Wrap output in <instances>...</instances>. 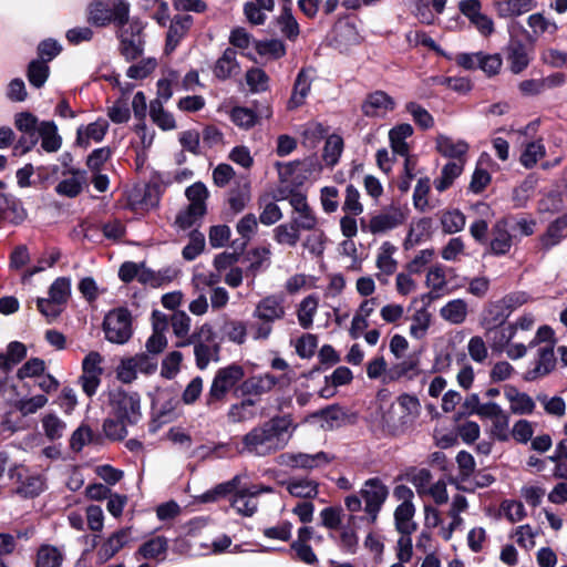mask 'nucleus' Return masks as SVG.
Wrapping results in <instances>:
<instances>
[{
  "label": "nucleus",
  "mask_w": 567,
  "mask_h": 567,
  "mask_svg": "<svg viewBox=\"0 0 567 567\" xmlns=\"http://www.w3.org/2000/svg\"><path fill=\"white\" fill-rule=\"evenodd\" d=\"M288 200L293 212L291 223L300 230H311L319 226V218L309 205L305 194L291 193Z\"/></svg>",
  "instance_id": "nucleus-13"
},
{
  "label": "nucleus",
  "mask_w": 567,
  "mask_h": 567,
  "mask_svg": "<svg viewBox=\"0 0 567 567\" xmlns=\"http://www.w3.org/2000/svg\"><path fill=\"white\" fill-rule=\"evenodd\" d=\"M529 54L525 44L519 41L512 42L507 48V62L513 73L519 74L529 64Z\"/></svg>",
  "instance_id": "nucleus-40"
},
{
  "label": "nucleus",
  "mask_w": 567,
  "mask_h": 567,
  "mask_svg": "<svg viewBox=\"0 0 567 567\" xmlns=\"http://www.w3.org/2000/svg\"><path fill=\"white\" fill-rule=\"evenodd\" d=\"M255 401L251 399H245L238 403L230 405L227 416L233 423L248 421L255 417L254 411Z\"/></svg>",
  "instance_id": "nucleus-56"
},
{
  "label": "nucleus",
  "mask_w": 567,
  "mask_h": 567,
  "mask_svg": "<svg viewBox=\"0 0 567 567\" xmlns=\"http://www.w3.org/2000/svg\"><path fill=\"white\" fill-rule=\"evenodd\" d=\"M315 80V71L310 68H303L297 74L293 83L291 96L288 100L287 109L292 111L305 104L307 96L311 91Z\"/></svg>",
  "instance_id": "nucleus-21"
},
{
  "label": "nucleus",
  "mask_w": 567,
  "mask_h": 567,
  "mask_svg": "<svg viewBox=\"0 0 567 567\" xmlns=\"http://www.w3.org/2000/svg\"><path fill=\"white\" fill-rule=\"evenodd\" d=\"M234 49L227 48L223 55L216 61L213 73L219 80H226L239 73V63Z\"/></svg>",
  "instance_id": "nucleus-32"
},
{
  "label": "nucleus",
  "mask_w": 567,
  "mask_h": 567,
  "mask_svg": "<svg viewBox=\"0 0 567 567\" xmlns=\"http://www.w3.org/2000/svg\"><path fill=\"white\" fill-rule=\"evenodd\" d=\"M310 417L319 419L321 421V427L329 431L340 425L343 412L338 406L332 405L312 413Z\"/></svg>",
  "instance_id": "nucleus-57"
},
{
  "label": "nucleus",
  "mask_w": 567,
  "mask_h": 567,
  "mask_svg": "<svg viewBox=\"0 0 567 567\" xmlns=\"http://www.w3.org/2000/svg\"><path fill=\"white\" fill-rule=\"evenodd\" d=\"M432 316L426 308L416 310L411 318L410 336L416 340L425 337L431 326Z\"/></svg>",
  "instance_id": "nucleus-52"
},
{
  "label": "nucleus",
  "mask_w": 567,
  "mask_h": 567,
  "mask_svg": "<svg viewBox=\"0 0 567 567\" xmlns=\"http://www.w3.org/2000/svg\"><path fill=\"white\" fill-rule=\"evenodd\" d=\"M261 209L259 220L262 225L271 226L282 218L280 207L269 198V195H262L258 199Z\"/></svg>",
  "instance_id": "nucleus-48"
},
{
  "label": "nucleus",
  "mask_w": 567,
  "mask_h": 567,
  "mask_svg": "<svg viewBox=\"0 0 567 567\" xmlns=\"http://www.w3.org/2000/svg\"><path fill=\"white\" fill-rule=\"evenodd\" d=\"M71 296V279L68 277L56 278L49 288V298L55 302L65 305Z\"/></svg>",
  "instance_id": "nucleus-63"
},
{
  "label": "nucleus",
  "mask_w": 567,
  "mask_h": 567,
  "mask_svg": "<svg viewBox=\"0 0 567 567\" xmlns=\"http://www.w3.org/2000/svg\"><path fill=\"white\" fill-rule=\"evenodd\" d=\"M322 166L316 157H307L302 161L291 162L282 166L281 175H289L291 181L302 184L310 178H318Z\"/></svg>",
  "instance_id": "nucleus-17"
},
{
  "label": "nucleus",
  "mask_w": 567,
  "mask_h": 567,
  "mask_svg": "<svg viewBox=\"0 0 567 567\" xmlns=\"http://www.w3.org/2000/svg\"><path fill=\"white\" fill-rule=\"evenodd\" d=\"M300 229L290 223L280 224L274 228L272 235L279 245L295 247L300 240Z\"/></svg>",
  "instance_id": "nucleus-47"
},
{
  "label": "nucleus",
  "mask_w": 567,
  "mask_h": 567,
  "mask_svg": "<svg viewBox=\"0 0 567 567\" xmlns=\"http://www.w3.org/2000/svg\"><path fill=\"white\" fill-rule=\"evenodd\" d=\"M567 228V215L558 217L547 228L542 236L540 241L544 248L549 249L558 245L564 238V231Z\"/></svg>",
  "instance_id": "nucleus-46"
},
{
  "label": "nucleus",
  "mask_w": 567,
  "mask_h": 567,
  "mask_svg": "<svg viewBox=\"0 0 567 567\" xmlns=\"http://www.w3.org/2000/svg\"><path fill=\"white\" fill-rule=\"evenodd\" d=\"M491 421L489 436L499 442H507L511 437L509 415L504 410Z\"/></svg>",
  "instance_id": "nucleus-54"
},
{
  "label": "nucleus",
  "mask_w": 567,
  "mask_h": 567,
  "mask_svg": "<svg viewBox=\"0 0 567 567\" xmlns=\"http://www.w3.org/2000/svg\"><path fill=\"white\" fill-rule=\"evenodd\" d=\"M105 338L112 343L124 344L132 337V317L127 309L117 308L110 311L104 319Z\"/></svg>",
  "instance_id": "nucleus-10"
},
{
  "label": "nucleus",
  "mask_w": 567,
  "mask_h": 567,
  "mask_svg": "<svg viewBox=\"0 0 567 567\" xmlns=\"http://www.w3.org/2000/svg\"><path fill=\"white\" fill-rule=\"evenodd\" d=\"M130 536L128 529H120L113 533L99 548L97 558L101 564L110 560L123 548Z\"/></svg>",
  "instance_id": "nucleus-31"
},
{
  "label": "nucleus",
  "mask_w": 567,
  "mask_h": 567,
  "mask_svg": "<svg viewBox=\"0 0 567 567\" xmlns=\"http://www.w3.org/2000/svg\"><path fill=\"white\" fill-rule=\"evenodd\" d=\"M465 163L449 162L441 171V175L434 179V187L440 193L450 188L454 181L463 173Z\"/></svg>",
  "instance_id": "nucleus-42"
},
{
  "label": "nucleus",
  "mask_w": 567,
  "mask_h": 567,
  "mask_svg": "<svg viewBox=\"0 0 567 567\" xmlns=\"http://www.w3.org/2000/svg\"><path fill=\"white\" fill-rule=\"evenodd\" d=\"M193 24L189 14L175 16L167 32V47L174 50L178 42L186 35Z\"/></svg>",
  "instance_id": "nucleus-39"
},
{
  "label": "nucleus",
  "mask_w": 567,
  "mask_h": 567,
  "mask_svg": "<svg viewBox=\"0 0 567 567\" xmlns=\"http://www.w3.org/2000/svg\"><path fill=\"white\" fill-rule=\"evenodd\" d=\"M38 132L41 136V146L45 152L53 153L60 150L62 138L58 134V127L53 122H42Z\"/></svg>",
  "instance_id": "nucleus-43"
},
{
  "label": "nucleus",
  "mask_w": 567,
  "mask_h": 567,
  "mask_svg": "<svg viewBox=\"0 0 567 567\" xmlns=\"http://www.w3.org/2000/svg\"><path fill=\"white\" fill-rule=\"evenodd\" d=\"M425 285L430 289L427 297L434 300L443 296L447 289V279L443 265L436 264L429 268Z\"/></svg>",
  "instance_id": "nucleus-30"
},
{
  "label": "nucleus",
  "mask_w": 567,
  "mask_h": 567,
  "mask_svg": "<svg viewBox=\"0 0 567 567\" xmlns=\"http://www.w3.org/2000/svg\"><path fill=\"white\" fill-rule=\"evenodd\" d=\"M277 383L278 379L275 375L266 373L246 379L240 390L244 395H262L269 393Z\"/></svg>",
  "instance_id": "nucleus-27"
},
{
  "label": "nucleus",
  "mask_w": 567,
  "mask_h": 567,
  "mask_svg": "<svg viewBox=\"0 0 567 567\" xmlns=\"http://www.w3.org/2000/svg\"><path fill=\"white\" fill-rule=\"evenodd\" d=\"M42 427L48 440L55 441L63 436L66 424L55 414H45L42 419Z\"/></svg>",
  "instance_id": "nucleus-59"
},
{
  "label": "nucleus",
  "mask_w": 567,
  "mask_h": 567,
  "mask_svg": "<svg viewBox=\"0 0 567 567\" xmlns=\"http://www.w3.org/2000/svg\"><path fill=\"white\" fill-rule=\"evenodd\" d=\"M468 315V306L464 299L457 298L450 300L440 309V316L451 324L463 323Z\"/></svg>",
  "instance_id": "nucleus-36"
},
{
  "label": "nucleus",
  "mask_w": 567,
  "mask_h": 567,
  "mask_svg": "<svg viewBox=\"0 0 567 567\" xmlns=\"http://www.w3.org/2000/svg\"><path fill=\"white\" fill-rule=\"evenodd\" d=\"M287 315L285 297L282 295H267L262 297L252 311L256 320L250 331L254 340H267L272 333V326L276 321L284 320Z\"/></svg>",
  "instance_id": "nucleus-4"
},
{
  "label": "nucleus",
  "mask_w": 567,
  "mask_h": 567,
  "mask_svg": "<svg viewBox=\"0 0 567 567\" xmlns=\"http://www.w3.org/2000/svg\"><path fill=\"white\" fill-rule=\"evenodd\" d=\"M194 354L196 358V365L204 370L207 368L212 360L217 358L218 346L217 344H206L203 341L194 340Z\"/></svg>",
  "instance_id": "nucleus-58"
},
{
  "label": "nucleus",
  "mask_w": 567,
  "mask_h": 567,
  "mask_svg": "<svg viewBox=\"0 0 567 567\" xmlns=\"http://www.w3.org/2000/svg\"><path fill=\"white\" fill-rule=\"evenodd\" d=\"M250 202V183L248 181L236 182L229 190L228 205L233 214L241 213Z\"/></svg>",
  "instance_id": "nucleus-35"
},
{
  "label": "nucleus",
  "mask_w": 567,
  "mask_h": 567,
  "mask_svg": "<svg viewBox=\"0 0 567 567\" xmlns=\"http://www.w3.org/2000/svg\"><path fill=\"white\" fill-rule=\"evenodd\" d=\"M419 373V360L416 358H408L392 365L388 373V381H395L401 378L412 379Z\"/></svg>",
  "instance_id": "nucleus-50"
},
{
  "label": "nucleus",
  "mask_w": 567,
  "mask_h": 567,
  "mask_svg": "<svg viewBox=\"0 0 567 567\" xmlns=\"http://www.w3.org/2000/svg\"><path fill=\"white\" fill-rule=\"evenodd\" d=\"M396 250L398 248L390 241H383L378 248L375 267L379 272L375 277L382 284H386L388 277L392 276L398 269V261L394 258Z\"/></svg>",
  "instance_id": "nucleus-20"
},
{
  "label": "nucleus",
  "mask_w": 567,
  "mask_h": 567,
  "mask_svg": "<svg viewBox=\"0 0 567 567\" xmlns=\"http://www.w3.org/2000/svg\"><path fill=\"white\" fill-rule=\"evenodd\" d=\"M158 358L145 352L125 358L116 370L117 379L124 383H131L137 378V373L153 374L157 370Z\"/></svg>",
  "instance_id": "nucleus-11"
},
{
  "label": "nucleus",
  "mask_w": 567,
  "mask_h": 567,
  "mask_svg": "<svg viewBox=\"0 0 567 567\" xmlns=\"http://www.w3.org/2000/svg\"><path fill=\"white\" fill-rule=\"evenodd\" d=\"M461 13L468 19L472 25L483 37H489L495 28L491 17L482 11V3L480 0H462L458 3Z\"/></svg>",
  "instance_id": "nucleus-16"
},
{
  "label": "nucleus",
  "mask_w": 567,
  "mask_h": 567,
  "mask_svg": "<svg viewBox=\"0 0 567 567\" xmlns=\"http://www.w3.org/2000/svg\"><path fill=\"white\" fill-rule=\"evenodd\" d=\"M362 520L363 518H360L355 515H350L347 526L340 528L338 546L343 553L350 555L357 553L359 547V537L357 535L355 528L358 523Z\"/></svg>",
  "instance_id": "nucleus-28"
},
{
  "label": "nucleus",
  "mask_w": 567,
  "mask_h": 567,
  "mask_svg": "<svg viewBox=\"0 0 567 567\" xmlns=\"http://www.w3.org/2000/svg\"><path fill=\"white\" fill-rule=\"evenodd\" d=\"M408 219V208L391 205L370 217L368 221L365 219L360 220L362 230H367L372 235L383 234L392 230Z\"/></svg>",
  "instance_id": "nucleus-8"
},
{
  "label": "nucleus",
  "mask_w": 567,
  "mask_h": 567,
  "mask_svg": "<svg viewBox=\"0 0 567 567\" xmlns=\"http://www.w3.org/2000/svg\"><path fill=\"white\" fill-rule=\"evenodd\" d=\"M309 231L310 234L307 235L302 241V247L307 249L311 255L320 257L324 252L328 237L326 233L318 226Z\"/></svg>",
  "instance_id": "nucleus-53"
},
{
  "label": "nucleus",
  "mask_w": 567,
  "mask_h": 567,
  "mask_svg": "<svg viewBox=\"0 0 567 567\" xmlns=\"http://www.w3.org/2000/svg\"><path fill=\"white\" fill-rule=\"evenodd\" d=\"M9 477L17 484L16 493L25 498H32L43 492L44 480L39 474H31L22 464L9 468Z\"/></svg>",
  "instance_id": "nucleus-12"
},
{
  "label": "nucleus",
  "mask_w": 567,
  "mask_h": 567,
  "mask_svg": "<svg viewBox=\"0 0 567 567\" xmlns=\"http://www.w3.org/2000/svg\"><path fill=\"white\" fill-rule=\"evenodd\" d=\"M109 130V123L104 118L90 123L86 126H81L76 132V143L80 146L87 147L93 141L95 143L101 142Z\"/></svg>",
  "instance_id": "nucleus-29"
},
{
  "label": "nucleus",
  "mask_w": 567,
  "mask_h": 567,
  "mask_svg": "<svg viewBox=\"0 0 567 567\" xmlns=\"http://www.w3.org/2000/svg\"><path fill=\"white\" fill-rule=\"evenodd\" d=\"M318 308L319 298L316 295H309L299 302L296 315L301 328L309 329L312 327Z\"/></svg>",
  "instance_id": "nucleus-38"
},
{
  "label": "nucleus",
  "mask_w": 567,
  "mask_h": 567,
  "mask_svg": "<svg viewBox=\"0 0 567 567\" xmlns=\"http://www.w3.org/2000/svg\"><path fill=\"white\" fill-rule=\"evenodd\" d=\"M389 497V488L379 477H371L364 481L358 494H350L344 497V506L353 515L360 511L364 512L363 520L373 525Z\"/></svg>",
  "instance_id": "nucleus-2"
},
{
  "label": "nucleus",
  "mask_w": 567,
  "mask_h": 567,
  "mask_svg": "<svg viewBox=\"0 0 567 567\" xmlns=\"http://www.w3.org/2000/svg\"><path fill=\"white\" fill-rule=\"evenodd\" d=\"M231 507L238 514L250 517L257 512L258 502L249 488L236 489L231 498Z\"/></svg>",
  "instance_id": "nucleus-41"
},
{
  "label": "nucleus",
  "mask_w": 567,
  "mask_h": 567,
  "mask_svg": "<svg viewBox=\"0 0 567 567\" xmlns=\"http://www.w3.org/2000/svg\"><path fill=\"white\" fill-rule=\"evenodd\" d=\"M185 196L189 204L177 213L174 221L181 230L189 229L205 216L209 192L203 183L197 182L186 188Z\"/></svg>",
  "instance_id": "nucleus-5"
},
{
  "label": "nucleus",
  "mask_w": 567,
  "mask_h": 567,
  "mask_svg": "<svg viewBox=\"0 0 567 567\" xmlns=\"http://www.w3.org/2000/svg\"><path fill=\"white\" fill-rule=\"evenodd\" d=\"M69 173H71L72 176L69 178L62 179L56 185L55 190L60 195H64L68 197H75L81 193L82 186L85 184V181H86L85 172L70 169Z\"/></svg>",
  "instance_id": "nucleus-44"
},
{
  "label": "nucleus",
  "mask_w": 567,
  "mask_h": 567,
  "mask_svg": "<svg viewBox=\"0 0 567 567\" xmlns=\"http://www.w3.org/2000/svg\"><path fill=\"white\" fill-rule=\"evenodd\" d=\"M290 496L301 499H313L319 495V482L309 476H295L280 483Z\"/></svg>",
  "instance_id": "nucleus-22"
},
{
  "label": "nucleus",
  "mask_w": 567,
  "mask_h": 567,
  "mask_svg": "<svg viewBox=\"0 0 567 567\" xmlns=\"http://www.w3.org/2000/svg\"><path fill=\"white\" fill-rule=\"evenodd\" d=\"M412 134L413 127L408 123H402L391 128L389 132V140L393 153L401 156L409 155L410 147L406 143V138L412 136Z\"/></svg>",
  "instance_id": "nucleus-34"
},
{
  "label": "nucleus",
  "mask_w": 567,
  "mask_h": 567,
  "mask_svg": "<svg viewBox=\"0 0 567 567\" xmlns=\"http://www.w3.org/2000/svg\"><path fill=\"white\" fill-rule=\"evenodd\" d=\"M103 358L96 351H91L82 362V375L80 377V382L83 391L92 396L95 394L100 383L101 375L103 373L102 368Z\"/></svg>",
  "instance_id": "nucleus-14"
},
{
  "label": "nucleus",
  "mask_w": 567,
  "mask_h": 567,
  "mask_svg": "<svg viewBox=\"0 0 567 567\" xmlns=\"http://www.w3.org/2000/svg\"><path fill=\"white\" fill-rule=\"evenodd\" d=\"M511 247L512 236L506 230L505 221L501 220L494 227L491 250L495 255H504L509 251Z\"/></svg>",
  "instance_id": "nucleus-45"
},
{
  "label": "nucleus",
  "mask_w": 567,
  "mask_h": 567,
  "mask_svg": "<svg viewBox=\"0 0 567 567\" xmlns=\"http://www.w3.org/2000/svg\"><path fill=\"white\" fill-rule=\"evenodd\" d=\"M415 514L414 504H400L394 511L396 530L402 535H411L416 530V523L413 520Z\"/></svg>",
  "instance_id": "nucleus-33"
},
{
  "label": "nucleus",
  "mask_w": 567,
  "mask_h": 567,
  "mask_svg": "<svg viewBox=\"0 0 567 567\" xmlns=\"http://www.w3.org/2000/svg\"><path fill=\"white\" fill-rule=\"evenodd\" d=\"M244 368L236 363L218 369L207 393V405L224 402L227 394L244 379Z\"/></svg>",
  "instance_id": "nucleus-7"
},
{
  "label": "nucleus",
  "mask_w": 567,
  "mask_h": 567,
  "mask_svg": "<svg viewBox=\"0 0 567 567\" xmlns=\"http://www.w3.org/2000/svg\"><path fill=\"white\" fill-rule=\"evenodd\" d=\"M246 82L250 92L260 93L269 87V76L260 68H252L246 73Z\"/></svg>",
  "instance_id": "nucleus-64"
},
{
  "label": "nucleus",
  "mask_w": 567,
  "mask_h": 567,
  "mask_svg": "<svg viewBox=\"0 0 567 567\" xmlns=\"http://www.w3.org/2000/svg\"><path fill=\"white\" fill-rule=\"evenodd\" d=\"M128 18L130 4L124 0H118L112 6L102 0H94L86 8L87 22L97 28H103L111 23L124 27L128 22Z\"/></svg>",
  "instance_id": "nucleus-6"
},
{
  "label": "nucleus",
  "mask_w": 567,
  "mask_h": 567,
  "mask_svg": "<svg viewBox=\"0 0 567 567\" xmlns=\"http://www.w3.org/2000/svg\"><path fill=\"white\" fill-rule=\"evenodd\" d=\"M168 549V539L164 536H155L147 542L143 543L135 556L145 559H161L163 560Z\"/></svg>",
  "instance_id": "nucleus-37"
},
{
  "label": "nucleus",
  "mask_w": 567,
  "mask_h": 567,
  "mask_svg": "<svg viewBox=\"0 0 567 567\" xmlns=\"http://www.w3.org/2000/svg\"><path fill=\"white\" fill-rule=\"evenodd\" d=\"M435 148L442 156L452 158V162L466 163L470 146L464 140H454L445 134H437Z\"/></svg>",
  "instance_id": "nucleus-23"
},
{
  "label": "nucleus",
  "mask_w": 567,
  "mask_h": 567,
  "mask_svg": "<svg viewBox=\"0 0 567 567\" xmlns=\"http://www.w3.org/2000/svg\"><path fill=\"white\" fill-rule=\"evenodd\" d=\"M64 559L63 551L52 545H42L37 554V567H61Z\"/></svg>",
  "instance_id": "nucleus-49"
},
{
  "label": "nucleus",
  "mask_w": 567,
  "mask_h": 567,
  "mask_svg": "<svg viewBox=\"0 0 567 567\" xmlns=\"http://www.w3.org/2000/svg\"><path fill=\"white\" fill-rule=\"evenodd\" d=\"M150 116L152 121L164 131L174 130L176 127L173 115L164 110L161 100L151 102Z\"/></svg>",
  "instance_id": "nucleus-55"
},
{
  "label": "nucleus",
  "mask_w": 567,
  "mask_h": 567,
  "mask_svg": "<svg viewBox=\"0 0 567 567\" xmlns=\"http://www.w3.org/2000/svg\"><path fill=\"white\" fill-rule=\"evenodd\" d=\"M396 106V102L386 92L378 90L367 95L362 112L368 117L384 118Z\"/></svg>",
  "instance_id": "nucleus-18"
},
{
  "label": "nucleus",
  "mask_w": 567,
  "mask_h": 567,
  "mask_svg": "<svg viewBox=\"0 0 567 567\" xmlns=\"http://www.w3.org/2000/svg\"><path fill=\"white\" fill-rule=\"evenodd\" d=\"M556 367V358L554 353V346L547 344L538 348L535 367L528 371L527 379L534 380L550 373Z\"/></svg>",
  "instance_id": "nucleus-26"
},
{
  "label": "nucleus",
  "mask_w": 567,
  "mask_h": 567,
  "mask_svg": "<svg viewBox=\"0 0 567 567\" xmlns=\"http://www.w3.org/2000/svg\"><path fill=\"white\" fill-rule=\"evenodd\" d=\"M504 395L509 403V410L513 414L529 415L534 413L536 403L529 394L520 392L515 386H507L505 388Z\"/></svg>",
  "instance_id": "nucleus-24"
},
{
  "label": "nucleus",
  "mask_w": 567,
  "mask_h": 567,
  "mask_svg": "<svg viewBox=\"0 0 567 567\" xmlns=\"http://www.w3.org/2000/svg\"><path fill=\"white\" fill-rule=\"evenodd\" d=\"M168 328L167 317L158 311L153 312V332L145 342V353L157 358L167 347L165 332Z\"/></svg>",
  "instance_id": "nucleus-19"
},
{
  "label": "nucleus",
  "mask_w": 567,
  "mask_h": 567,
  "mask_svg": "<svg viewBox=\"0 0 567 567\" xmlns=\"http://www.w3.org/2000/svg\"><path fill=\"white\" fill-rule=\"evenodd\" d=\"M276 23L282 35L289 40H296L300 33L299 24L293 17L291 9L284 7L280 14L276 19Z\"/></svg>",
  "instance_id": "nucleus-51"
},
{
  "label": "nucleus",
  "mask_w": 567,
  "mask_h": 567,
  "mask_svg": "<svg viewBox=\"0 0 567 567\" xmlns=\"http://www.w3.org/2000/svg\"><path fill=\"white\" fill-rule=\"evenodd\" d=\"M421 411L420 400L415 395L403 393L382 416L383 427L394 436L404 434L413 429Z\"/></svg>",
  "instance_id": "nucleus-3"
},
{
  "label": "nucleus",
  "mask_w": 567,
  "mask_h": 567,
  "mask_svg": "<svg viewBox=\"0 0 567 567\" xmlns=\"http://www.w3.org/2000/svg\"><path fill=\"white\" fill-rule=\"evenodd\" d=\"M112 414L128 424H136L141 417V398L135 392L117 389L110 394Z\"/></svg>",
  "instance_id": "nucleus-9"
},
{
  "label": "nucleus",
  "mask_w": 567,
  "mask_h": 567,
  "mask_svg": "<svg viewBox=\"0 0 567 567\" xmlns=\"http://www.w3.org/2000/svg\"><path fill=\"white\" fill-rule=\"evenodd\" d=\"M333 457L326 452L315 454L288 452L279 456V464L301 470H315L332 462Z\"/></svg>",
  "instance_id": "nucleus-15"
},
{
  "label": "nucleus",
  "mask_w": 567,
  "mask_h": 567,
  "mask_svg": "<svg viewBox=\"0 0 567 567\" xmlns=\"http://www.w3.org/2000/svg\"><path fill=\"white\" fill-rule=\"evenodd\" d=\"M499 512L512 524L523 520L527 515L524 504L515 499H504Z\"/></svg>",
  "instance_id": "nucleus-60"
},
{
  "label": "nucleus",
  "mask_w": 567,
  "mask_h": 567,
  "mask_svg": "<svg viewBox=\"0 0 567 567\" xmlns=\"http://www.w3.org/2000/svg\"><path fill=\"white\" fill-rule=\"evenodd\" d=\"M298 424L291 414L275 415L243 436V453L268 456L285 449Z\"/></svg>",
  "instance_id": "nucleus-1"
},
{
  "label": "nucleus",
  "mask_w": 567,
  "mask_h": 567,
  "mask_svg": "<svg viewBox=\"0 0 567 567\" xmlns=\"http://www.w3.org/2000/svg\"><path fill=\"white\" fill-rule=\"evenodd\" d=\"M167 321L174 336L178 339L176 347H187L194 342V338L189 336L192 319L185 311H175L169 319L167 318Z\"/></svg>",
  "instance_id": "nucleus-25"
},
{
  "label": "nucleus",
  "mask_w": 567,
  "mask_h": 567,
  "mask_svg": "<svg viewBox=\"0 0 567 567\" xmlns=\"http://www.w3.org/2000/svg\"><path fill=\"white\" fill-rule=\"evenodd\" d=\"M538 532L529 524L517 526L513 529L511 537L515 538L517 545L526 550H530L536 545V536Z\"/></svg>",
  "instance_id": "nucleus-61"
},
{
  "label": "nucleus",
  "mask_w": 567,
  "mask_h": 567,
  "mask_svg": "<svg viewBox=\"0 0 567 567\" xmlns=\"http://www.w3.org/2000/svg\"><path fill=\"white\" fill-rule=\"evenodd\" d=\"M343 150V140L341 136L332 134L330 135L323 148V159L327 165L334 166L342 153Z\"/></svg>",
  "instance_id": "nucleus-62"
}]
</instances>
